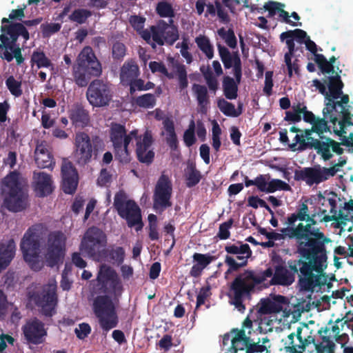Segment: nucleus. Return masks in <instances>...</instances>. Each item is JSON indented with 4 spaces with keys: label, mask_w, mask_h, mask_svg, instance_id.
<instances>
[{
    "label": "nucleus",
    "mask_w": 353,
    "mask_h": 353,
    "mask_svg": "<svg viewBox=\"0 0 353 353\" xmlns=\"http://www.w3.org/2000/svg\"><path fill=\"white\" fill-rule=\"evenodd\" d=\"M259 281L255 279V272L246 270L236 276L229 288L230 303L240 312L245 310L243 302L250 300Z\"/></svg>",
    "instance_id": "6"
},
{
    "label": "nucleus",
    "mask_w": 353,
    "mask_h": 353,
    "mask_svg": "<svg viewBox=\"0 0 353 353\" xmlns=\"http://www.w3.org/2000/svg\"><path fill=\"white\" fill-rule=\"evenodd\" d=\"M130 202H135L133 200H128L127 195L123 190L117 192L114 198V208L117 210L118 214L122 213L125 208H128V204Z\"/></svg>",
    "instance_id": "45"
},
{
    "label": "nucleus",
    "mask_w": 353,
    "mask_h": 353,
    "mask_svg": "<svg viewBox=\"0 0 353 353\" xmlns=\"http://www.w3.org/2000/svg\"><path fill=\"white\" fill-rule=\"evenodd\" d=\"M157 13L161 17H169L170 19H172L174 17V11L172 6V5L167 2H159L157 4Z\"/></svg>",
    "instance_id": "55"
},
{
    "label": "nucleus",
    "mask_w": 353,
    "mask_h": 353,
    "mask_svg": "<svg viewBox=\"0 0 353 353\" xmlns=\"http://www.w3.org/2000/svg\"><path fill=\"white\" fill-rule=\"evenodd\" d=\"M117 275L115 270L110 266L103 264L100 266L97 276V281L101 288L106 287L108 282L112 281L114 288H116L117 285L119 284V281H117Z\"/></svg>",
    "instance_id": "37"
},
{
    "label": "nucleus",
    "mask_w": 353,
    "mask_h": 353,
    "mask_svg": "<svg viewBox=\"0 0 353 353\" xmlns=\"http://www.w3.org/2000/svg\"><path fill=\"white\" fill-rule=\"evenodd\" d=\"M217 106L224 115L235 117V107L233 103L224 99H219L217 101Z\"/></svg>",
    "instance_id": "53"
},
{
    "label": "nucleus",
    "mask_w": 353,
    "mask_h": 353,
    "mask_svg": "<svg viewBox=\"0 0 353 353\" xmlns=\"http://www.w3.org/2000/svg\"><path fill=\"white\" fill-rule=\"evenodd\" d=\"M93 311L103 332H108L117 326L118 315L115 305L109 296H97L93 302Z\"/></svg>",
    "instance_id": "11"
},
{
    "label": "nucleus",
    "mask_w": 353,
    "mask_h": 353,
    "mask_svg": "<svg viewBox=\"0 0 353 353\" xmlns=\"http://www.w3.org/2000/svg\"><path fill=\"white\" fill-rule=\"evenodd\" d=\"M270 179L269 174H259L255 178V186L259 191L267 192Z\"/></svg>",
    "instance_id": "64"
},
{
    "label": "nucleus",
    "mask_w": 353,
    "mask_h": 353,
    "mask_svg": "<svg viewBox=\"0 0 353 353\" xmlns=\"http://www.w3.org/2000/svg\"><path fill=\"white\" fill-rule=\"evenodd\" d=\"M74 157L77 164L85 165L92 159L97 158L99 153L105 148L103 139L99 136L90 137L87 133L80 132L76 134Z\"/></svg>",
    "instance_id": "7"
},
{
    "label": "nucleus",
    "mask_w": 353,
    "mask_h": 353,
    "mask_svg": "<svg viewBox=\"0 0 353 353\" xmlns=\"http://www.w3.org/2000/svg\"><path fill=\"white\" fill-rule=\"evenodd\" d=\"M239 244L229 243L225 246V251L228 254L225 257L224 263L228 268L225 272V277L247 266L248 259L252 256V252L248 244L240 242Z\"/></svg>",
    "instance_id": "12"
},
{
    "label": "nucleus",
    "mask_w": 353,
    "mask_h": 353,
    "mask_svg": "<svg viewBox=\"0 0 353 353\" xmlns=\"http://www.w3.org/2000/svg\"><path fill=\"white\" fill-rule=\"evenodd\" d=\"M308 330V325L303 323L302 326L297 327L296 333L290 334L288 336V345L285 347L286 352L289 353H303L310 344L315 345L316 343L314 336L302 335L303 331H307Z\"/></svg>",
    "instance_id": "21"
},
{
    "label": "nucleus",
    "mask_w": 353,
    "mask_h": 353,
    "mask_svg": "<svg viewBox=\"0 0 353 353\" xmlns=\"http://www.w3.org/2000/svg\"><path fill=\"white\" fill-rule=\"evenodd\" d=\"M140 74L139 68L133 60L127 61L121 68L120 80L123 85H127L134 79L137 78Z\"/></svg>",
    "instance_id": "35"
},
{
    "label": "nucleus",
    "mask_w": 353,
    "mask_h": 353,
    "mask_svg": "<svg viewBox=\"0 0 353 353\" xmlns=\"http://www.w3.org/2000/svg\"><path fill=\"white\" fill-rule=\"evenodd\" d=\"M31 62L35 63L38 68H48L52 65L51 61L41 50L33 52L31 57Z\"/></svg>",
    "instance_id": "48"
},
{
    "label": "nucleus",
    "mask_w": 353,
    "mask_h": 353,
    "mask_svg": "<svg viewBox=\"0 0 353 353\" xmlns=\"http://www.w3.org/2000/svg\"><path fill=\"white\" fill-rule=\"evenodd\" d=\"M44 229L42 224H36L30 227L24 234L21 242V249L24 260L28 263L38 259L40 250V239Z\"/></svg>",
    "instance_id": "14"
},
{
    "label": "nucleus",
    "mask_w": 353,
    "mask_h": 353,
    "mask_svg": "<svg viewBox=\"0 0 353 353\" xmlns=\"http://www.w3.org/2000/svg\"><path fill=\"white\" fill-rule=\"evenodd\" d=\"M21 330L24 339L28 344L39 345L46 340L47 330L45 324L36 317L28 320Z\"/></svg>",
    "instance_id": "22"
},
{
    "label": "nucleus",
    "mask_w": 353,
    "mask_h": 353,
    "mask_svg": "<svg viewBox=\"0 0 353 353\" xmlns=\"http://www.w3.org/2000/svg\"><path fill=\"white\" fill-rule=\"evenodd\" d=\"M192 90L196 99L199 112L202 114H206L208 105L210 103V96L208 94V88L204 85L194 83Z\"/></svg>",
    "instance_id": "36"
},
{
    "label": "nucleus",
    "mask_w": 353,
    "mask_h": 353,
    "mask_svg": "<svg viewBox=\"0 0 353 353\" xmlns=\"http://www.w3.org/2000/svg\"><path fill=\"white\" fill-rule=\"evenodd\" d=\"M221 134V129L216 121H213L212 128V147L216 152L219 151L221 142L220 136Z\"/></svg>",
    "instance_id": "57"
},
{
    "label": "nucleus",
    "mask_w": 353,
    "mask_h": 353,
    "mask_svg": "<svg viewBox=\"0 0 353 353\" xmlns=\"http://www.w3.org/2000/svg\"><path fill=\"white\" fill-rule=\"evenodd\" d=\"M195 43H196L199 50L205 54L208 59H211L214 57V48L211 44L208 37L205 35L200 34L195 38Z\"/></svg>",
    "instance_id": "42"
},
{
    "label": "nucleus",
    "mask_w": 353,
    "mask_h": 353,
    "mask_svg": "<svg viewBox=\"0 0 353 353\" xmlns=\"http://www.w3.org/2000/svg\"><path fill=\"white\" fill-rule=\"evenodd\" d=\"M231 334L234 336L228 350L230 353H237L239 350L246 351L250 337L246 336L245 330L235 328L232 330Z\"/></svg>",
    "instance_id": "34"
},
{
    "label": "nucleus",
    "mask_w": 353,
    "mask_h": 353,
    "mask_svg": "<svg viewBox=\"0 0 353 353\" xmlns=\"http://www.w3.org/2000/svg\"><path fill=\"white\" fill-rule=\"evenodd\" d=\"M201 72L203 74L209 90L211 92L216 93V90L219 89V81L216 77L214 75L209 68L204 69V68L202 67L201 68Z\"/></svg>",
    "instance_id": "46"
},
{
    "label": "nucleus",
    "mask_w": 353,
    "mask_h": 353,
    "mask_svg": "<svg viewBox=\"0 0 353 353\" xmlns=\"http://www.w3.org/2000/svg\"><path fill=\"white\" fill-rule=\"evenodd\" d=\"M315 214L309 213V208L306 203L299 204L294 212L289 214L284 223L287 225L280 230L281 233L269 232L267 239L272 240H283L285 239L296 241V253L307 254L306 247L322 242H331L320 228H316L317 221Z\"/></svg>",
    "instance_id": "2"
},
{
    "label": "nucleus",
    "mask_w": 353,
    "mask_h": 353,
    "mask_svg": "<svg viewBox=\"0 0 353 353\" xmlns=\"http://www.w3.org/2000/svg\"><path fill=\"white\" fill-rule=\"evenodd\" d=\"M128 207L122 213L119 214V216L126 221L129 228H134L137 232L141 230L143 223L140 208L136 202L128 203Z\"/></svg>",
    "instance_id": "26"
},
{
    "label": "nucleus",
    "mask_w": 353,
    "mask_h": 353,
    "mask_svg": "<svg viewBox=\"0 0 353 353\" xmlns=\"http://www.w3.org/2000/svg\"><path fill=\"white\" fill-rule=\"evenodd\" d=\"M110 141L114 147L116 158L121 163H128L130 155L128 146L130 138L126 137V129L119 123L112 124L110 132Z\"/></svg>",
    "instance_id": "16"
},
{
    "label": "nucleus",
    "mask_w": 353,
    "mask_h": 353,
    "mask_svg": "<svg viewBox=\"0 0 353 353\" xmlns=\"http://www.w3.org/2000/svg\"><path fill=\"white\" fill-rule=\"evenodd\" d=\"M314 61L323 74H330L334 72V65H332L331 63L327 61L323 54H316Z\"/></svg>",
    "instance_id": "52"
},
{
    "label": "nucleus",
    "mask_w": 353,
    "mask_h": 353,
    "mask_svg": "<svg viewBox=\"0 0 353 353\" xmlns=\"http://www.w3.org/2000/svg\"><path fill=\"white\" fill-rule=\"evenodd\" d=\"M102 67L92 48L85 46L79 54L77 64L73 65L72 76L75 83L81 88L88 85L92 77L101 74Z\"/></svg>",
    "instance_id": "5"
},
{
    "label": "nucleus",
    "mask_w": 353,
    "mask_h": 353,
    "mask_svg": "<svg viewBox=\"0 0 353 353\" xmlns=\"http://www.w3.org/2000/svg\"><path fill=\"white\" fill-rule=\"evenodd\" d=\"M218 34L222 38L225 43L231 48H235L237 46V39L234 32L232 28L226 30L224 28H221L217 30Z\"/></svg>",
    "instance_id": "47"
},
{
    "label": "nucleus",
    "mask_w": 353,
    "mask_h": 353,
    "mask_svg": "<svg viewBox=\"0 0 353 353\" xmlns=\"http://www.w3.org/2000/svg\"><path fill=\"white\" fill-rule=\"evenodd\" d=\"M291 189L289 184L281 179H272L268 182L267 193H272L276 190H290Z\"/></svg>",
    "instance_id": "59"
},
{
    "label": "nucleus",
    "mask_w": 353,
    "mask_h": 353,
    "mask_svg": "<svg viewBox=\"0 0 353 353\" xmlns=\"http://www.w3.org/2000/svg\"><path fill=\"white\" fill-rule=\"evenodd\" d=\"M179 86L181 91L188 86L187 71L184 65H179L176 68Z\"/></svg>",
    "instance_id": "60"
},
{
    "label": "nucleus",
    "mask_w": 353,
    "mask_h": 353,
    "mask_svg": "<svg viewBox=\"0 0 353 353\" xmlns=\"http://www.w3.org/2000/svg\"><path fill=\"white\" fill-rule=\"evenodd\" d=\"M154 142L152 132L147 130L136 143V156L138 161L147 165H150L154 159V152L151 148Z\"/></svg>",
    "instance_id": "24"
},
{
    "label": "nucleus",
    "mask_w": 353,
    "mask_h": 353,
    "mask_svg": "<svg viewBox=\"0 0 353 353\" xmlns=\"http://www.w3.org/2000/svg\"><path fill=\"white\" fill-rule=\"evenodd\" d=\"M6 85L10 93L15 97H19L23 94L21 82L16 80L12 75L9 76L6 79Z\"/></svg>",
    "instance_id": "51"
},
{
    "label": "nucleus",
    "mask_w": 353,
    "mask_h": 353,
    "mask_svg": "<svg viewBox=\"0 0 353 353\" xmlns=\"http://www.w3.org/2000/svg\"><path fill=\"white\" fill-rule=\"evenodd\" d=\"M69 118L75 127L84 128L90 123V114L88 110L84 108L81 104H74L69 111Z\"/></svg>",
    "instance_id": "31"
},
{
    "label": "nucleus",
    "mask_w": 353,
    "mask_h": 353,
    "mask_svg": "<svg viewBox=\"0 0 353 353\" xmlns=\"http://www.w3.org/2000/svg\"><path fill=\"white\" fill-rule=\"evenodd\" d=\"M340 97H341V101H334L336 99H329V101L325 102V107L323 110V116L326 117V114H330V123L336 125V122H339L340 130H334L336 135L345 133L344 129L345 124L353 125L350 112L345 106L349 102V96L342 94Z\"/></svg>",
    "instance_id": "10"
},
{
    "label": "nucleus",
    "mask_w": 353,
    "mask_h": 353,
    "mask_svg": "<svg viewBox=\"0 0 353 353\" xmlns=\"http://www.w3.org/2000/svg\"><path fill=\"white\" fill-rule=\"evenodd\" d=\"M103 261H107L118 265L123 263L125 259V250L122 247L112 245L104 249Z\"/></svg>",
    "instance_id": "38"
},
{
    "label": "nucleus",
    "mask_w": 353,
    "mask_h": 353,
    "mask_svg": "<svg viewBox=\"0 0 353 353\" xmlns=\"http://www.w3.org/2000/svg\"><path fill=\"white\" fill-rule=\"evenodd\" d=\"M151 32L152 40L159 46H172L179 38L178 27L172 19H169L168 23L159 20L156 26H152Z\"/></svg>",
    "instance_id": "18"
},
{
    "label": "nucleus",
    "mask_w": 353,
    "mask_h": 353,
    "mask_svg": "<svg viewBox=\"0 0 353 353\" xmlns=\"http://www.w3.org/2000/svg\"><path fill=\"white\" fill-rule=\"evenodd\" d=\"M92 15V12L86 9L79 8L74 10L69 16L71 21L77 22L79 24H83L86 22L88 18Z\"/></svg>",
    "instance_id": "50"
},
{
    "label": "nucleus",
    "mask_w": 353,
    "mask_h": 353,
    "mask_svg": "<svg viewBox=\"0 0 353 353\" xmlns=\"http://www.w3.org/2000/svg\"><path fill=\"white\" fill-rule=\"evenodd\" d=\"M216 256L210 254H201L195 252L192 255L193 261L195 263L192 265L190 271V275L192 277H199L203 270L212 261L216 260Z\"/></svg>",
    "instance_id": "30"
},
{
    "label": "nucleus",
    "mask_w": 353,
    "mask_h": 353,
    "mask_svg": "<svg viewBox=\"0 0 353 353\" xmlns=\"http://www.w3.org/2000/svg\"><path fill=\"white\" fill-rule=\"evenodd\" d=\"M328 243L322 242L306 247L307 255L299 254L298 258L290 259L287 263L280 255H274L271 261L274 272L270 284L290 286L297 276L301 291L313 292L325 285L328 288H331L332 284L327 283L328 276L324 272L327 266L325 245Z\"/></svg>",
    "instance_id": "1"
},
{
    "label": "nucleus",
    "mask_w": 353,
    "mask_h": 353,
    "mask_svg": "<svg viewBox=\"0 0 353 353\" xmlns=\"http://www.w3.org/2000/svg\"><path fill=\"white\" fill-rule=\"evenodd\" d=\"M113 97L114 91L112 85L101 79L92 81L86 92L88 102L91 105L97 108L109 105Z\"/></svg>",
    "instance_id": "13"
},
{
    "label": "nucleus",
    "mask_w": 353,
    "mask_h": 353,
    "mask_svg": "<svg viewBox=\"0 0 353 353\" xmlns=\"http://www.w3.org/2000/svg\"><path fill=\"white\" fill-rule=\"evenodd\" d=\"M34 188L37 196L44 197L53 191L52 181L50 175L43 172H34Z\"/></svg>",
    "instance_id": "28"
},
{
    "label": "nucleus",
    "mask_w": 353,
    "mask_h": 353,
    "mask_svg": "<svg viewBox=\"0 0 353 353\" xmlns=\"http://www.w3.org/2000/svg\"><path fill=\"white\" fill-rule=\"evenodd\" d=\"M25 8H26V6L23 8L12 10L9 14L8 19L4 17L1 19L2 25H9V24L13 23L12 22H10V20L21 21L22 18H23L25 17V14H24Z\"/></svg>",
    "instance_id": "62"
},
{
    "label": "nucleus",
    "mask_w": 353,
    "mask_h": 353,
    "mask_svg": "<svg viewBox=\"0 0 353 353\" xmlns=\"http://www.w3.org/2000/svg\"><path fill=\"white\" fill-rule=\"evenodd\" d=\"M34 161L39 168L52 170L55 164L52 155L43 144L37 145L34 151Z\"/></svg>",
    "instance_id": "33"
},
{
    "label": "nucleus",
    "mask_w": 353,
    "mask_h": 353,
    "mask_svg": "<svg viewBox=\"0 0 353 353\" xmlns=\"http://www.w3.org/2000/svg\"><path fill=\"white\" fill-rule=\"evenodd\" d=\"M343 86L344 84L338 74L328 77V94L330 95V98L339 99L343 94Z\"/></svg>",
    "instance_id": "39"
},
{
    "label": "nucleus",
    "mask_w": 353,
    "mask_h": 353,
    "mask_svg": "<svg viewBox=\"0 0 353 353\" xmlns=\"http://www.w3.org/2000/svg\"><path fill=\"white\" fill-rule=\"evenodd\" d=\"M220 59L225 69L233 68L234 78L224 76L222 80L223 94L228 100L236 99L238 97V86L242 78V63L238 52L231 53L230 50L220 43L217 44Z\"/></svg>",
    "instance_id": "4"
},
{
    "label": "nucleus",
    "mask_w": 353,
    "mask_h": 353,
    "mask_svg": "<svg viewBox=\"0 0 353 353\" xmlns=\"http://www.w3.org/2000/svg\"><path fill=\"white\" fill-rule=\"evenodd\" d=\"M5 30L9 34V37H11L10 42L11 48H8L7 50H5L1 58L8 62H10L13 60L14 57L16 58L22 55L19 46L17 45L19 37L21 36L25 41H28L30 39V35L26 28L21 23H11L9 27H6Z\"/></svg>",
    "instance_id": "19"
},
{
    "label": "nucleus",
    "mask_w": 353,
    "mask_h": 353,
    "mask_svg": "<svg viewBox=\"0 0 353 353\" xmlns=\"http://www.w3.org/2000/svg\"><path fill=\"white\" fill-rule=\"evenodd\" d=\"M61 175L63 191L69 194L74 193L78 185L79 176L77 169L70 161H63L61 165Z\"/></svg>",
    "instance_id": "25"
},
{
    "label": "nucleus",
    "mask_w": 353,
    "mask_h": 353,
    "mask_svg": "<svg viewBox=\"0 0 353 353\" xmlns=\"http://www.w3.org/2000/svg\"><path fill=\"white\" fill-rule=\"evenodd\" d=\"M285 5L282 3L269 1L265 3L263 6V9L268 12V17L269 18H272L274 17L276 14H278L279 21L287 24H290L292 26H301V23H296L290 20V14L288 12L283 9Z\"/></svg>",
    "instance_id": "29"
},
{
    "label": "nucleus",
    "mask_w": 353,
    "mask_h": 353,
    "mask_svg": "<svg viewBox=\"0 0 353 353\" xmlns=\"http://www.w3.org/2000/svg\"><path fill=\"white\" fill-rule=\"evenodd\" d=\"M288 51L284 55V61L287 66L288 74L290 78L293 75V72L297 75L299 74V63L298 56L296 55L297 48L295 47L294 39L286 37L285 39Z\"/></svg>",
    "instance_id": "27"
},
{
    "label": "nucleus",
    "mask_w": 353,
    "mask_h": 353,
    "mask_svg": "<svg viewBox=\"0 0 353 353\" xmlns=\"http://www.w3.org/2000/svg\"><path fill=\"white\" fill-rule=\"evenodd\" d=\"M107 245V236L97 227L89 228L85 232L79 245L80 252L94 261L102 262L104 249Z\"/></svg>",
    "instance_id": "9"
},
{
    "label": "nucleus",
    "mask_w": 353,
    "mask_h": 353,
    "mask_svg": "<svg viewBox=\"0 0 353 353\" xmlns=\"http://www.w3.org/2000/svg\"><path fill=\"white\" fill-rule=\"evenodd\" d=\"M16 246L13 239L0 244V272L6 270L15 255Z\"/></svg>",
    "instance_id": "32"
},
{
    "label": "nucleus",
    "mask_w": 353,
    "mask_h": 353,
    "mask_svg": "<svg viewBox=\"0 0 353 353\" xmlns=\"http://www.w3.org/2000/svg\"><path fill=\"white\" fill-rule=\"evenodd\" d=\"M347 163L344 157H340L338 163H333L330 168L322 167L320 165H315L313 167H305L300 170H295L294 179L297 181H305L310 186L319 185L334 176L339 171V168L343 167Z\"/></svg>",
    "instance_id": "8"
},
{
    "label": "nucleus",
    "mask_w": 353,
    "mask_h": 353,
    "mask_svg": "<svg viewBox=\"0 0 353 353\" xmlns=\"http://www.w3.org/2000/svg\"><path fill=\"white\" fill-rule=\"evenodd\" d=\"M149 68L152 73L160 72L167 77L169 79L173 77L171 73H169L165 65L161 62L150 61L149 63Z\"/></svg>",
    "instance_id": "63"
},
{
    "label": "nucleus",
    "mask_w": 353,
    "mask_h": 353,
    "mask_svg": "<svg viewBox=\"0 0 353 353\" xmlns=\"http://www.w3.org/2000/svg\"><path fill=\"white\" fill-rule=\"evenodd\" d=\"M163 126L168 134L166 143L172 150H176L178 148V140L174 130V122L169 118L163 121Z\"/></svg>",
    "instance_id": "40"
},
{
    "label": "nucleus",
    "mask_w": 353,
    "mask_h": 353,
    "mask_svg": "<svg viewBox=\"0 0 353 353\" xmlns=\"http://www.w3.org/2000/svg\"><path fill=\"white\" fill-rule=\"evenodd\" d=\"M172 184L167 175L161 174L154 188L153 194V208L163 212L172 206L171 197Z\"/></svg>",
    "instance_id": "17"
},
{
    "label": "nucleus",
    "mask_w": 353,
    "mask_h": 353,
    "mask_svg": "<svg viewBox=\"0 0 353 353\" xmlns=\"http://www.w3.org/2000/svg\"><path fill=\"white\" fill-rule=\"evenodd\" d=\"M67 237L59 230L50 232L46 244V259L50 267L57 265L64 257L66 251Z\"/></svg>",
    "instance_id": "15"
},
{
    "label": "nucleus",
    "mask_w": 353,
    "mask_h": 353,
    "mask_svg": "<svg viewBox=\"0 0 353 353\" xmlns=\"http://www.w3.org/2000/svg\"><path fill=\"white\" fill-rule=\"evenodd\" d=\"M125 54V46L120 41L114 42L112 48V56L113 59L117 61H121L123 59Z\"/></svg>",
    "instance_id": "58"
},
{
    "label": "nucleus",
    "mask_w": 353,
    "mask_h": 353,
    "mask_svg": "<svg viewBox=\"0 0 353 353\" xmlns=\"http://www.w3.org/2000/svg\"><path fill=\"white\" fill-rule=\"evenodd\" d=\"M327 119L330 120V114H326V117L324 116L323 118L317 117L311 124L312 130L314 131V133L317 134L319 137H325L323 135L325 132H330Z\"/></svg>",
    "instance_id": "44"
},
{
    "label": "nucleus",
    "mask_w": 353,
    "mask_h": 353,
    "mask_svg": "<svg viewBox=\"0 0 353 353\" xmlns=\"http://www.w3.org/2000/svg\"><path fill=\"white\" fill-rule=\"evenodd\" d=\"M286 37H292L296 39L300 43H305L308 37L305 31L301 29H295L294 30H288L283 32L280 35V39L283 41Z\"/></svg>",
    "instance_id": "49"
},
{
    "label": "nucleus",
    "mask_w": 353,
    "mask_h": 353,
    "mask_svg": "<svg viewBox=\"0 0 353 353\" xmlns=\"http://www.w3.org/2000/svg\"><path fill=\"white\" fill-rule=\"evenodd\" d=\"M202 179L201 172L196 169L195 164L191 163L188 165L185 173V185L188 188H192L196 185Z\"/></svg>",
    "instance_id": "41"
},
{
    "label": "nucleus",
    "mask_w": 353,
    "mask_h": 353,
    "mask_svg": "<svg viewBox=\"0 0 353 353\" xmlns=\"http://www.w3.org/2000/svg\"><path fill=\"white\" fill-rule=\"evenodd\" d=\"M310 149H313L324 161L330 160L334 154L342 155L344 149L339 142L328 137H320L315 142L311 143Z\"/></svg>",
    "instance_id": "20"
},
{
    "label": "nucleus",
    "mask_w": 353,
    "mask_h": 353,
    "mask_svg": "<svg viewBox=\"0 0 353 353\" xmlns=\"http://www.w3.org/2000/svg\"><path fill=\"white\" fill-rule=\"evenodd\" d=\"M132 103L139 108H152L156 105V98L153 94L147 93L132 98Z\"/></svg>",
    "instance_id": "43"
},
{
    "label": "nucleus",
    "mask_w": 353,
    "mask_h": 353,
    "mask_svg": "<svg viewBox=\"0 0 353 353\" xmlns=\"http://www.w3.org/2000/svg\"><path fill=\"white\" fill-rule=\"evenodd\" d=\"M294 142L289 145L292 151H303L310 149L311 143H306L305 139L301 134H296L294 138Z\"/></svg>",
    "instance_id": "56"
},
{
    "label": "nucleus",
    "mask_w": 353,
    "mask_h": 353,
    "mask_svg": "<svg viewBox=\"0 0 353 353\" xmlns=\"http://www.w3.org/2000/svg\"><path fill=\"white\" fill-rule=\"evenodd\" d=\"M343 209L347 211V214H344L343 211L339 212V218L341 220V224H346V221H353V200L350 199L349 201L344 203Z\"/></svg>",
    "instance_id": "54"
},
{
    "label": "nucleus",
    "mask_w": 353,
    "mask_h": 353,
    "mask_svg": "<svg viewBox=\"0 0 353 353\" xmlns=\"http://www.w3.org/2000/svg\"><path fill=\"white\" fill-rule=\"evenodd\" d=\"M34 301L45 316L51 317L56 313L57 296L54 288L43 289L41 293L34 295Z\"/></svg>",
    "instance_id": "23"
},
{
    "label": "nucleus",
    "mask_w": 353,
    "mask_h": 353,
    "mask_svg": "<svg viewBox=\"0 0 353 353\" xmlns=\"http://www.w3.org/2000/svg\"><path fill=\"white\" fill-rule=\"evenodd\" d=\"M3 190L6 193L3 203L10 212H18L25 210L28 205L27 181L17 170L11 171L2 180Z\"/></svg>",
    "instance_id": "3"
},
{
    "label": "nucleus",
    "mask_w": 353,
    "mask_h": 353,
    "mask_svg": "<svg viewBox=\"0 0 353 353\" xmlns=\"http://www.w3.org/2000/svg\"><path fill=\"white\" fill-rule=\"evenodd\" d=\"M233 222V219H230L219 225L217 236L220 239L226 240L230 237V232L229 230L232 228Z\"/></svg>",
    "instance_id": "61"
}]
</instances>
